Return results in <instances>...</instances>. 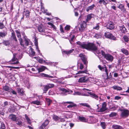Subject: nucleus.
Instances as JSON below:
<instances>
[{"label":"nucleus","mask_w":129,"mask_h":129,"mask_svg":"<svg viewBox=\"0 0 129 129\" xmlns=\"http://www.w3.org/2000/svg\"><path fill=\"white\" fill-rule=\"evenodd\" d=\"M80 104L82 106L86 107L89 108L90 107V105L87 103H81Z\"/></svg>","instance_id":"nucleus-43"},{"label":"nucleus","mask_w":129,"mask_h":129,"mask_svg":"<svg viewBox=\"0 0 129 129\" xmlns=\"http://www.w3.org/2000/svg\"><path fill=\"white\" fill-rule=\"evenodd\" d=\"M95 7V5L93 4L91 6H89L87 7L86 9V11L87 12H88L90 10H92Z\"/></svg>","instance_id":"nucleus-26"},{"label":"nucleus","mask_w":129,"mask_h":129,"mask_svg":"<svg viewBox=\"0 0 129 129\" xmlns=\"http://www.w3.org/2000/svg\"><path fill=\"white\" fill-rule=\"evenodd\" d=\"M48 24L49 25H51L52 27H53L54 29H56V27L54 24H53L52 23L50 22Z\"/></svg>","instance_id":"nucleus-57"},{"label":"nucleus","mask_w":129,"mask_h":129,"mask_svg":"<svg viewBox=\"0 0 129 129\" xmlns=\"http://www.w3.org/2000/svg\"><path fill=\"white\" fill-rule=\"evenodd\" d=\"M18 40H19V41L20 42V45H21V46H23L24 45L23 44H22L23 42V40L22 39V38H21V37L20 38H19Z\"/></svg>","instance_id":"nucleus-51"},{"label":"nucleus","mask_w":129,"mask_h":129,"mask_svg":"<svg viewBox=\"0 0 129 129\" xmlns=\"http://www.w3.org/2000/svg\"><path fill=\"white\" fill-rule=\"evenodd\" d=\"M94 37L97 38V39H98L100 37H101V36L99 34H96L95 35H94Z\"/></svg>","instance_id":"nucleus-53"},{"label":"nucleus","mask_w":129,"mask_h":129,"mask_svg":"<svg viewBox=\"0 0 129 129\" xmlns=\"http://www.w3.org/2000/svg\"><path fill=\"white\" fill-rule=\"evenodd\" d=\"M77 45L80 46V47L83 49H85L91 51H96L97 49V47L93 43H88L86 44L84 43H81L80 41L76 42Z\"/></svg>","instance_id":"nucleus-1"},{"label":"nucleus","mask_w":129,"mask_h":129,"mask_svg":"<svg viewBox=\"0 0 129 129\" xmlns=\"http://www.w3.org/2000/svg\"><path fill=\"white\" fill-rule=\"evenodd\" d=\"M75 38V36L74 35L71 38V39L69 40V41L71 44H73L72 42L73 41V39Z\"/></svg>","instance_id":"nucleus-55"},{"label":"nucleus","mask_w":129,"mask_h":129,"mask_svg":"<svg viewBox=\"0 0 129 129\" xmlns=\"http://www.w3.org/2000/svg\"><path fill=\"white\" fill-rule=\"evenodd\" d=\"M89 94L91 95V97L93 98H94L95 99L97 100L98 99V96L94 93H92L91 92H87Z\"/></svg>","instance_id":"nucleus-25"},{"label":"nucleus","mask_w":129,"mask_h":129,"mask_svg":"<svg viewBox=\"0 0 129 129\" xmlns=\"http://www.w3.org/2000/svg\"><path fill=\"white\" fill-rule=\"evenodd\" d=\"M92 14H91L88 15L86 17V22H88L90 20L91 18H92Z\"/></svg>","instance_id":"nucleus-34"},{"label":"nucleus","mask_w":129,"mask_h":129,"mask_svg":"<svg viewBox=\"0 0 129 129\" xmlns=\"http://www.w3.org/2000/svg\"><path fill=\"white\" fill-rule=\"evenodd\" d=\"M113 129H123V128L120 125H112Z\"/></svg>","instance_id":"nucleus-27"},{"label":"nucleus","mask_w":129,"mask_h":129,"mask_svg":"<svg viewBox=\"0 0 129 129\" xmlns=\"http://www.w3.org/2000/svg\"><path fill=\"white\" fill-rule=\"evenodd\" d=\"M129 115V111L127 110H124L121 112V116L122 117H126Z\"/></svg>","instance_id":"nucleus-6"},{"label":"nucleus","mask_w":129,"mask_h":129,"mask_svg":"<svg viewBox=\"0 0 129 129\" xmlns=\"http://www.w3.org/2000/svg\"><path fill=\"white\" fill-rule=\"evenodd\" d=\"M123 39L125 42H128L129 41V38L126 35L124 36Z\"/></svg>","instance_id":"nucleus-38"},{"label":"nucleus","mask_w":129,"mask_h":129,"mask_svg":"<svg viewBox=\"0 0 129 129\" xmlns=\"http://www.w3.org/2000/svg\"><path fill=\"white\" fill-rule=\"evenodd\" d=\"M3 90L5 91L9 92L11 91L12 89L7 85H5L3 87Z\"/></svg>","instance_id":"nucleus-22"},{"label":"nucleus","mask_w":129,"mask_h":129,"mask_svg":"<svg viewBox=\"0 0 129 129\" xmlns=\"http://www.w3.org/2000/svg\"><path fill=\"white\" fill-rule=\"evenodd\" d=\"M17 54L16 53L13 54V57L11 60V62H13L16 61V62H14L12 63L13 64H17L19 63V62L18 61L17 58L16 57Z\"/></svg>","instance_id":"nucleus-7"},{"label":"nucleus","mask_w":129,"mask_h":129,"mask_svg":"<svg viewBox=\"0 0 129 129\" xmlns=\"http://www.w3.org/2000/svg\"><path fill=\"white\" fill-rule=\"evenodd\" d=\"M112 88L114 89L117 90H122V88L121 87L117 86H113Z\"/></svg>","instance_id":"nucleus-33"},{"label":"nucleus","mask_w":129,"mask_h":129,"mask_svg":"<svg viewBox=\"0 0 129 129\" xmlns=\"http://www.w3.org/2000/svg\"><path fill=\"white\" fill-rule=\"evenodd\" d=\"M0 129H5V124L3 122H1Z\"/></svg>","instance_id":"nucleus-42"},{"label":"nucleus","mask_w":129,"mask_h":129,"mask_svg":"<svg viewBox=\"0 0 129 129\" xmlns=\"http://www.w3.org/2000/svg\"><path fill=\"white\" fill-rule=\"evenodd\" d=\"M117 115V113L115 112H112L109 115V117H112L116 116Z\"/></svg>","instance_id":"nucleus-46"},{"label":"nucleus","mask_w":129,"mask_h":129,"mask_svg":"<svg viewBox=\"0 0 129 129\" xmlns=\"http://www.w3.org/2000/svg\"><path fill=\"white\" fill-rule=\"evenodd\" d=\"M53 119L56 121H59L60 119V118L55 115L53 116Z\"/></svg>","instance_id":"nucleus-40"},{"label":"nucleus","mask_w":129,"mask_h":129,"mask_svg":"<svg viewBox=\"0 0 129 129\" xmlns=\"http://www.w3.org/2000/svg\"><path fill=\"white\" fill-rule=\"evenodd\" d=\"M88 80V78L87 77H85L80 78L78 80L79 82L82 83L86 82Z\"/></svg>","instance_id":"nucleus-20"},{"label":"nucleus","mask_w":129,"mask_h":129,"mask_svg":"<svg viewBox=\"0 0 129 129\" xmlns=\"http://www.w3.org/2000/svg\"><path fill=\"white\" fill-rule=\"evenodd\" d=\"M31 52L29 53V55L31 57H32L33 56L35 55V52L33 50L32 48L31 49Z\"/></svg>","instance_id":"nucleus-35"},{"label":"nucleus","mask_w":129,"mask_h":129,"mask_svg":"<svg viewBox=\"0 0 129 129\" xmlns=\"http://www.w3.org/2000/svg\"><path fill=\"white\" fill-rule=\"evenodd\" d=\"M87 72V71L86 70H85L84 71H79L78 73H76V75L77 74H79L80 73H86Z\"/></svg>","instance_id":"nucleus-47"},{"label":"nucleus","mask_w":129,"mask_h":129,"mask_svg":"<svg viewBox=\"0 0 129 129\" xmlns=\"http://www.w3.org/2000/svg\"><path fill=\"white\" fill-rule=\"evenodd\" d=\"M121 52L127 55L128 54V52L127 50L123 48L121 49Z\"/></svg>","instance_id":"nucleus-31"},{"label":"nucleus","mask_w":129,"mask_h":129,"mask_svg":"<svg viewBox=\"0 0 129 129\" xmlns=\"http://www.w3.org/2000/svg\"><path fill=\"white\" fill-rule=\"evenodd\" d=\"M38 39H37V37H35L34 39V44L35 46H36V49L38 51V52L40 53V51L39 49L38 46Z\"/></svg>","instance_id":"nucleus-15"},{"label":"nucleus","mask_w":129,"mask_h":129,"mask_svg":"<svg viewBox=\"0 0 129 129\" xmlns=\"http://www.w3.org/2000/svg\"><path fill=\"white\" fill-rule=\"evenodd\" d=\"M121 98V97L118 96H115V99L116 100H118Z\"/></svg>","instance_id":"nucleus-62"},{"label":"nucleus","mask_w":129,"mask_h":129,"mask_svg":"<svg viewBox=\"0 0 129 129\" xmlns=\"http://www.w3.org/2000/svg\"><path fill=\"white\" fill-rule=\"evenodd\" d=\"M101 53L102 54V55L105 58V55H106V54H105V52L103 51V50H101V52H99H99L98 53V54H99L100 53Z\"/></svg>","instance_id":"nucleus-52"},{"label":"nucleus","mask_w":129,"mask_h":129,"mask_svg":"<svg viewBox=\"0 0 129 129\" xmlns=\"http://www.w3.org/2000/svg\"><path fill=\"white\" fill-rule=\"evenodd\" d=\"M107 2L106 3L104 0H100L99 2V3L100 5H102L103 4V5H106L107 4L109 3V2H116V0H106Z\"/></svg>","instance_id":"nucleus-4"},{"label":"nucleus","mask_w":129,"mask_h":129,"mask_svg":"<svg viewBox=\"0 0 129 129\" xmlns=\"http://www.w3.org/2000/svg\"><path fill=\"white\" fill-rule=\"evenodd\" d=\"M16 33L17 34V37L18 38H20L21 37V35L20 33V32L18 30H16L15 31Z\"/></svg>","instance_id":"nucleus-44"},{"label":"nucleus","mask_w":129,"mask_h":129,"mask_svg":"<svg viewBox=\"0 0 129 129\" xmlns=\"http://www.w3.org/2000/svg\"><path fill=\"white\" fill-rule=\"evenodd\" d=\"M49 121L48 120H46L43 124L41 125L39 128V129H44L49 123Z\"/></svg>","instance_id":"nucleus-16"},{"label":"nucleus","mask_w":129,"mask_h":129,"mask_svg":"<svg viewBox=\"0 0 129 129\" xmlns=\"http://www.w3.org/2000/svg\"><path fill=\"white\" fill-rule=\"evenodd\" d=\"M9 118L10 119H11L13 121H15L17 119V118L16 116L12 114L10 115Z\"/></svg>","instance_id":"nucleus-24"},{"label":"nucleus","mask_w":129,"mask_h":129,"mask_svg":"<svg viewBox=\"0 0 129 129\" xmlns=\"http://www.w3.org/2000/svg\"><path fill=\"white\" fill-rule=\"evenodd\" d=\"M79 28V30L80 31L82 32L85 31L86 27V24H81Z\"/></svg>","instance_id":"nucleus-19"},{"label":"nucleus","mask_w":129,"mask_h":129,"mask_svg":"<svg viewBox=\"0 0 129 129\" xmlns=\"http://www.w3.org/2000/svg\"><path fill=\"white\" fill-rule=\"evenodd\" d=\"M101 125L103 129H105V128L106 124L105 122H101Z\"/></svg>","instance_id":"nucleus-50"},{"label":"nucleus","mask_w":129,"mask_h":129,"mask_svg":"<svg viewBox=\"0 0 129 129\" xmlns=\"http://www.w3.org/2000/svg\"><path fill=\"white\" fill-rule=\"evenodd\" d=\"M121 7H120V9L123 12H124L125 11V9L124 8V6L122 5V4H120Z\"/></svg>","instance_id":"nucleus-49"},{"label":"nucleus","mask_w":129,"mask_h":129,"mask_svg":"<svg viewBox=\"0 0 129 129\" xmlns=\"http://www.w3.org/2000/svg\"><path fill=\"white\" fill-rule=\"evenodd\" d=\"M17 91L18 93L21 95H24V93L23 91V89H22L18 88Z\"/></svg>","instance_id":"nucleus-28"},{"label":"nucleus","mask_w":129,"mask_h":129,"mask_svg":"<svg viewBox=\"0 0 129 129\" xmlns=\"http://www.w3.org/2000/svg\"><path fill=\"white\" fill-rule=\"evenodd\" d=\"M78 119L80 121L83 122H85L87 121V120L84 117L79 116Z\"/></svg>","instance_id":"nucleus-32"},{"label":"nucleus","mask_w":129,"mask_h":129,"mask_svg":"<svg viewBox=\"0 0 129 129\" xmlns=\"http://www.w3.org/2000/svg\"><path fill=\"white\" fill-rule=\"evenodd\" d=\"M25 117L26 119L27 122L29 124H30L31 123V121L30 119L29 118L28 116L26 114L25 115Z\"/></svg>","instance_id":"nucleus-39"},{"label":"nucleus","mask_w":129,"mask_h":129,"mask_svg":"<svg viewBox=\"0 0 129 129\" xmlns=\"http://www.w3.org/2000/svg\"><path fill=\"white\" fill-rule=\"evenodd\" d=\"M107 28L110 30L113 29L114 28V26L113 23L111 21L109 22L107 24Z\"/></svg>","instance_id":"nucleus-11"},{"label":"nucleus","mask_w":129,"mask_h":129,"mask_svg":"<svg viewBox=\"0 0 129 129\" xmlns=\"http://www.w3.org/2000/svg\"><path fill=\"white\" fill-rule=\"evenodd\" d=\"M119 29L122 33H125L127 31L126 28L123 25L121 26H119Z\"/></svg>","instance_id":"nucleus-21"},{"label":"nucleus","mask_w":129,"mask_h":129,"mask_svg":"<svg viewBox=\"0 0 129 129\" xmlns=\"http://www.w3.org/2000/svg\"><path fill=\"white\" fill-rule=\"evenodd\" d=\"M46 101L48 106H50L52 103V101L49 99L46 98Z\"/></svg>","instance_id":"nucleus-37"},{"label":"nucleus","mask_w":129,"mask_h":129,"mask_svg":"<svg viewBox=\"0 0 129 129\" xmlns=\"http://www.w3.org/2000/svg\"><path fill=\"white\" fill-rule=\"evenodd\" d=\"M16 123L18 125H20L22 123V122L21 120L18 119H17L15 121Z\"/></svg>","instance_id":"nucleus-41"},{"label":"nucleus","mask_w":129,"mask_h":129,"mask_svg":"<svg viewBox=\"0 0 129 129\" xmlns=\"http://www.w3.org/2000/svg\"><path fill=\"white\" fill-rule=\"evenodd\" d=\"M38 76L40 77H45L48 78H52L53 77L52 76L49 75H48L44 73H42L40 74Z\"/></svg>","instance_id":"nucleus-18"},{"label":"nucleus","mask_w":129,"mask_h":129,"mask_svg":"<svg viewBox=\"0 0 129 129\" xmlns=\"http://www.w3.org/2000/svg\"><path fill=\"white\" fill-rule=\"evenodd\" d=\"M70 26L67 25L65 27V29L66 30H70Z\"/></svg>","instance_id":"nucleus-59"},{"label":"nucleus","mask_w":129,"mask_h":129,"mask_svg":"<svg viewBox=\"0 0 129 129\" xmlns=\"http://www.w3.org/2000/svg\"><path fill=\"white\" fill-rule=\"evenodd\" d=\"M30 12L27 9H24L23 12V15L24 16H25L26 18H28L29 16Z\"/></svg>","instance_id":"nucleus-12"},{"label":"nucleus","mask_w":129,"mask_h":129,"mask_svg":"<svg viewBox=\"0 0 129 129\" xmlns=\"http://www.w3.org/2000/svg\"><path fill=\"white\" fill-rule=\"evenodd\" d=\"M99 25H97L96 26H95L93 27V28L96 30H98L99 29Z\"/></svg>","instance_id":"nucleus-64"},{"label":"nucleus","mask_w":129,"mask_h":129,"mask_svg":"<svg viewBox=\"0 0 129 129\" xmlns=\"http://www.w3.org/2000/svg\"><path fill=\"white\" fill-rule=\"evenodd\" d=\"M3 43L6 46L10 44L9 41L8 40L4 41Z\"/></svg>","instance_id":"nucleus-45"},{"label":"nucleus","mask_w":129,"mask_h":129,"mask_svg":"<svg viewBox=\"0 0 129 129\" xmlns=\"http://www.w3.org/2000/svg\"><path fill=\"white\" fill-rule=\"evenodd\" d=\"M107 104L106 102H103L102 105V107L101 108L99 111H98V112H103L107 109V108L106 107Z\"/></svg>","instance_id":"nucleus-8"},{"label":"nucleus","mask_w":129,"mask_h":129,"mask_svg":"<svg viewBox=\"0 0 129 129\" xmlns=\"http://www.w3.org/2000/svg\"><path fill=\"white\" fill-rule=\"evenodd\" d=\"M105 36L106 37L111 39L113 40H116V37L109 32L105 33Z\"/></svg>","instance_id":"nucleus-5"},{"label":"nucleus","mask_w":129,"mask_h":129,"mask_svg":"<svg viewBox=\"0 0 129 129\" xmlns=\"http://www.w3.org/2000/svg\"><path fill=\"white\" fill-rule=\"evenodd\" d=\"M103 67H101V65H99L98 66V67L99 69L101 71H105L107 77H108V70L106 66Z\"/></svg>","instance_id":"nucleus-10"},{"label":"nucleus","mask_w":129,"mask_h":129,"mask_svg":"<svg viewBox=\"0 0 129 129\" xmlns=\"http://www.w3.org/2000/svg\"><path fill=\"white\" fill-rule=\"evenodd\" d=\"M105 58L108 60L112 61L113 59V57L109 54H107Z\"/></svg>","instance_id":"nucleus-13"},{"label":"nucleus","mask_w":129,"mask_h":129,"mask_svg":"<svg viewBox=\"0 0 129 129\" xmlns=\"http://www.w3.org/2000/svg\"><path fill=\"white\" fill-rule=\"evenodd\" d=\"M25 45L26 46H28L29 44V43L28 41V40L26 39H25Z\"/></svg>","instance_id":"nucleus-61"},{"label":"nucleus","mask_w":129,"mask_h":129,"mask_svg":"<svg viewBox=\"0 0 129 129\" xmlns=\"http://www.w3.org/2000/svg\"><path fill=\"white\" fill-rule=\"evenodd\" d=\"M60 29L61 33H63L64 32V31L62 28V26L61 25H60Z\"/></svg>","instance_id":"nucleus-56"},{"label":"nucleus","mask_w":129,"mask_h":129,"mask_svg":"<svg viewBox=\"0 0 129 129\" xmlns=\"http://www.w3.org/2000/svg\"><path fill=\"white\" fill-rule=\"evenodd\" d=\"M74 51V49H72L68 51H64L63 52L64 53L66 54L67 55H69L72 53Z\"/></svg>","instance_id":"nucleus-30"},{"label":"nucleus","mask_w":129,"mask_h":129,"mask_svg":"<svg viewBox=\"0 0 129 129\" xmlns=\"http://www.w3.org/2000/svg\"><path fill=\"white\" fill-rule=\"evenodd\" d=\"M5 26L3 23L0 22V29H2L5 27Z\"/></svg>","instance_id":"nucleus-54"},{"label":"nucleus","mask_w":129,"mask_h":129,"mask_svg":"<svg viewBox=\"0 0 129 129\" xmlns=\"http://www.w3.org/2000/svg\"><path fill=\"white\" fill-rule=\"evenodd\" d=\"M31 104H36L38 105H41L40 102L38 100L32 101L31 102Z\"/></svg>","instance_id":"nucleus-36"},{"label":"nucleus","mask_w":129,"mask_h":129,"mask_svg":"<svg viewBox=\"0 0 129 129\" xmlns=\"http://www.w3.org/2000/svg\"><path fill=\"white\" fill-rule=\"evenodd\" d=\"M38 30L40 33L44 32L45 31L44 28L42 25L39 26L38 28Z\"/></svg>","instance_id":"nucleus-23"},{"label":"nucleus","mask_w":129,"mask_h":129,"mask_svg":"<svg viewBox=\"0 0 129 129\" xmlns=\"http://www.w3.org/2000/svg\"><path fill=\"white\" fill-rule=\"evenodd\" d=\"M38 61L40 63H42L43 62V60L42 59L40 58Z\"/></svg>","instance_id":"nucleus-63"},{"label":"nucleus","mask_w":129,"mask_h":129,"mask_svg":"<svg viewBox=\"0 0 129 129\" xmlns=\"http://www.w3.org/2000/svg\"><path fill=\"white\" fill-rule=\"evenodd\" d=\"M54 86V84L52 83H48L46 85L43 86L44 87L43 89L44 91L43 92L46 93L48 89L53 87Z\"/></svg>","instance_id":"nucleus-2"},{"label":"nucleus","mask_w":129,"mask_h":129,"mask_svg":"<svg viewBox=\"0 0 129 129\" xmlns=\"http://www.w3.org/2000/svg\"><path fill=\"white\" fill-rule=\"evenodd\" d=\"M36 70L38 71V73H40L44 71L46 67L43 66H41L40 67L37 66L36 67Z\"/></svg>","instance_id":"nucleus-9"},{"label":"nucleus","mask_w":129,"mask_h":129,"mask_svg":"<svg viewBox=\"0 0 129 129\" xmlns=\"http://www.w3.org/2000/svg\"><path fill=\"white\" fill-rule=\"evenodd\" d=\"M79 56L81 58L82 62H83L84 64L86 65L87 68V65L88 63L87 59L86 57L82 53H80L79 55Z\"/></svg>","instance_id":"nucleus-3"},{"label":"nucleus","mask_w":129,"mask_h":129,"mask_svg":"<svg viewBox=\"0 0 129 129\" xmlns=\"http://www.w3.org/2000/svg\"><path fill=\"white\" fill-rule=\"evenodd\" d=\"M48 24L49 25H51L52 27H53L54 29H56V27L54 24H53L52 23L50 22Z\"/></svg>","instance_id":"nucleus-58"},{"label":"nucleus","mask_w":129,"mask_h":129,"mask_svg":"<svg viewBox=\"0 0 129 129\" xmlns=\"http://www.w3.org/2000/svg\"><path fill=\"white\" fill-rule=\"evenodd\" d=\"M79 64H80V69L81 70H82L83 68V65L81 63H80Z\"/></svg>","instance_id":"nucleus-60"},{"label":"nucleus","mask_w":129,"mask_h":129,"mask_svg":"<svg viewBox=\"0 0 129 129\" xmlns=\"http://www.w3.org/2000/svg\"><path fill=\"white\" fill-rule=\"evenodd\" d=\"M76 106V104H74L73 103V104H72L69 105H68L67 106V107L68 108H71L72 107H75Z\"/></svg>","instance_id":"nucleus-48"},{"label":"nucleus","mask_w":129,"mask_h":129,"mask_svg":"<svg viewBox=\"0 0 129 129\" xmlns=\"http://www.w3.org/2000/svg\"><path fill=\"white\" fill-rule=\"evenodd\" d=\"M7 33L6 31L0 32V37H4L7 35Z\"/></svg>","instance_id":"nucleus-29"},{"label":"nucleus","mask_w":129,"mask_h":129,"mask_svg":"<svg viewBox=\"0 0 129 129\" xmlns=\"http://www.w3.org/2000/svg\"><path fill=\"white\" fill-rule=\"evenodd\" d=\"M11 38V40L14 41L15 43H17L18 41L17 39L16 38V35L14 32L12 33Z\"/></svg>","instance_id":"nucleus-14"},{"label":"nucleus","mask_w":129,"mask_h":129,"mask_svg":"<svg viewBox=\"0 0 129 129\" xmlns=\"http://www.w3.org/2000/svg\"><path fill=\"white\" fill-rule=\"evenodd\" d=\"M59 89L63 92H68V94H70L72 93L73 91L69 89L67 90L63 88H61L60 87L59 88Z\"/></svg>","instance_id":"nucleus-17"}]
</instances>
